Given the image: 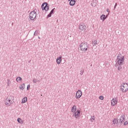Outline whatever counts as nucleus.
<instances>
[{"instance_id": "obj_19", "label": "nucleus", "mask_w": 128, "mask_h": 128, "mask_svg": "<svg viewBox=\"0 0 128 128\" xmlns=\"http://www.w3.org/2000/svg\"><path fill=\"white\" fill-rule=\"evenodd\" d=\"M100 20H102V21L104 22V20H105L106 19V15L102 14L100 16Z\"/></svg>"}, {"instance_id": "obj_29", "label": "nucleus", "mask_w": 128, "mask_h": 128, "mask_svg": "<svg viewBox=\"0 0 128 128\" xmlns=\"http://www.w3.org/2000/svg\"><path fill=\"white\" fill-rule=\"evenodd\" d=\"M52 13L50 12V14L47 16L48 18H50L52 16Z\"/></svg>"}, {"instance_id": "obj_2", "label": "nucleus", "mask_w": 128, "mask_h": 128, "mask_svg": "<svg viewBox=\"0 0 128 128\" xmlns=\"http://www.w3.org/2000/svg\"><path fill=\"white\" fill-rule=\"evenodd\" d=\"M118 64L119 66L124 64V56H122L121 54H118L117 56Z\"/></svg>"}, {"instance_id": "obj_21", "label": "nucleus", "mask_w": 128, "mask_h": 128, "mask_svg": "<svg viewBox=\"0 0 128 128\" xmlns=\"http://www.w3.org/2000/svg\"><path fill=\"white\" fill-rule=\"evenodd\" d=\"M17 120L18 122H19V124H24V121L22 120V118H18Z\"/></svg>"}, {"instance_id": "obj_36", "label": "nucleus", "mask_w": 128, "mask_h": 128, "mask_svg": "<svg viewBox=\"0 0 128 128\" xmlns=\"http://www.w3.org/2000/svg\"><path fill=\"white\" fill-rule=\"evenodd\" d=\"M118 66V64H116V63L114 64V66H116V67Z\"/></svg>"}, {"instance_id": "obj_34", "label": "nucleus", "mask_w": 128, "mask_h": 128, "mask_svg": "<svg viewBox=\"0 0 128 128\" xmlns=\"http://www.w3.org/2000/svg\"><path fill=\"white\" fill-rule=\"evenodd\" d=\"M106 12H110V10H108V8H107Z\"/></svg>"}, {"instance_id": "obj_4", "label": "nucleus", "mask_w": 128, "mask_h": 128, "mask_svg": "<svg viewBox=\"0 0 128 128\" xmlns=\"http://www.w3.org/2000/svg\"><path fill=\"white\" fill-rule=\"evenodd\" d=\"M42 10H45L46 12H48V10H50V6L47 2H44L42 5Z\"/></svg>"}, {"instance_id": "obj_20", "label": "nucleus", "mask_w": 128, "mask_h": 128, "mask_svg": "<svg viewBox=\"0 0 128 128\" xmlns=\"http://www.w3.org/2000/svg\"><path fill=\"white\" fill-rule=\"evenodd\" d=\"M96 0H94L93 1H92V3H91L92 6H96Z\"/></svg>"}, {"instance_id": "obj_31", "label": "nucleus", "mask_w": 128, "mask_h": 128, "mask_svg": "<svg viewBox=\"0 0 128 128\" xmlns=\"http://www.w3.org/2000/svg\"><path fill=\"white\" fill-rule=\"evenodd\" d=\"M116 6H118V3H116L114 6V10H116Z\"/></svg>"}, {"instance_id": "obj_25", "label": "nucleus", "mask_w": 128, "mask_h": 128, "mask_svg": "<svg viewBox=\"0 0 128 128\" xmlns=\"http://www.w3.org/2000/svg\"><path fill=\"white\" fill-rule=\"evenodd\" d=\"M22 78L21 77H18L16 79V80L18 82H20V80H22Z\"/></svg>"}, {"instance_id": "obj_12", "label": "nucleus", "mask_w": 128, "mask_h": 128, "mask_svg": "<svg viewBox=\"0 0 128 128\" xmlns=\"http://www.w3.org/2000/svg\"><path fill=\"white\" fill-rule=\"evenodd\" d=\"M7 100L11 101L12 102V100H14V96H8L6 98Z\"/></svg>"}, {"instance_id": "obj_26", "label": "nucleus", "mask_w": 128, "mask_h": 128, "mask_svg": "<svg viewBox=\"0 0 128 128\" xmlns=\"http://www.w3.org/2000/svg\"><path fill=\"white\" fill-rule=\"evenodd\" d=\"M122 69V66H120V65L118 66V70H120Z\"/></svg>"}, {"instance_id": "obj_6", "label": "nucleus", "mask_w": 128, "mask_h": 128, "mask_svg": "<svg viewBox=\"0 0 128 128\" xmlns=\"http://www.w3.org/2000/svg\"><path fill=\"white\" fill-rule=\"evenodd\" d=\"M79 30H81V32L82 31L86 32V25H84V24L81 23L79 25Z\"/></svg>"}, {"instance_id": "obj_24", "label": "nucleus", "mask_w": 128, "mask_h": 128, "mask_svg": "<svg viewBox=\"0 0 128 128\" xmlns=\"http://www.w3.org/2000/svg\"><path fill=\"white\" fill-rule=\"evenodd\" d=\"M84 69H82L80 70V76H82V74H84Z\"/></svg>"}, {"instance_id": "obj_22", "label": "nucleus", "mask_w": 128, "mask_h": 128, "mask_svg": "<svg viewBox=\"0 0 128 128\" xmlns=\"http://www.w3.org/2000/svg\"><path fill=\"white\" fill-rule=\"evenodd\" d=\"M20 88L22 90H24V84H21L20 86Z\"/></svg>"}, {"instance_id": "obj_8", "label": "nucleus", "mask_w": 128, "mask_h": 128, "mask_svg": "<svg viewBox=\"0 0 128 128\" xmlns=\"http://www.w3.org/2000/svg\"><path fill=\"white\" fill-rule=\"evenodd\" d=\"M118 104V99L116 98H113L111 101V104L114 106Z\"/></svg>"}, {"instance_id": "obj_9", "label": "nucleus", "mask_w": 128, "mask_h": 128, "mask_svg": "<svg viewBox=\"0 0 128 128\" xmlns=\"http://www.w3.org/2000/svg\"><path fill=\"white\" fill-rule=\"evenodd\" d=\"M126 120V116L124 114H122L120 116L119 120V122L122 124H124V120Z\"/></svg>"}, {"instance_id": "obj_5", "label": "nucleus", "mask_w": 128, "mask_h": 128, "mask_svg": "<svg viewBox=\"0 0 128 128\" xmlns=\"http://www.w3.org/2000/svg\"><path fill=\"white\" fill-rule=\"evenodd\" d=\"M121 86V90L122 92H126L128 90V84L127 83H124L123 85Z\"/></svg>"}, {"instance_id": "obj_32", "label": "nucleus", "mask_w": 128, "mask_h": 128, "mask_svg": "<svg viewBox=\"0 0 128 128\" xmlns=\"http://www.w3.org/2000/svg\"><path fill=\"white\" fill-rule=\"evenodd\" d=\"M99 98H100V100H104V97H103V96H100L99 97Z\"/></svg>"}, {"instance_id": "obj_41", "label": "nucleus", "mask_w": 128, "mask_h": 128, "mask_svg": "<svg viewBox=\"0 0 128 128\" xmlns=\"http://www.w3.org/2000/svg\"><path fill=\"white\" fill-rule=\"evenodd\" d=\"M68 0V2H70V0Z\"/></svg>"}, {"instance_id": "obj_11", "label": "nucleus", "mask_w": 128, "mask_h": 128, "mask_svg": "<svg viewBox=\"0 0 128 128\" xmlns=\"http://www.w3.org/2000/svg\"><path fill=\"white\" fill-rule=\"evenodd\" d=\"M5 102V104L6 106H10L12 104V102L10 101V100H8L7 98H6L4 100Z\"/></svg>"}, {"instance_id": "obj_30", "label": "nucleus", "mask_w": 128, "mask_h": 128, "mask_svg": "<svg viewBox=\"0 0 128 128\" xmlns=\"http://www.w3.org/2000/svg\"><path fill=\"white\" fill-rule=\"evenodd\" d=\"M30 85L28 84L27 86V90H30Z\"/></svg>"}, {"instance_id": "obj_28", "label": "nucleus", "mask_w": 128, "mask_h": 128, "mask_svg": "<svg viewBox=\"0 0 128 128\" xmlns=\"http://www.w3.org/2000/svg\"><path fill=\"white\" fill-rule=\"evenodd\" d=\"M38 30H36L34 32V36H38Z\"/></svg>"}, {"instance_id": "obj_3", "label": "nucleus", "mask_w": 128, "mask_h": 128, "mask_svg": "<svg viewBox=\"0 0 128 128\" xmlns=\"http://www.w3.org/2000/svg\"><path fill=\"white\" fill-rule=\"evenodd\" d=\"M36 12L34 10L31 12L29 14L30 20H34L36 19Z\"/></svg>"}, {"instance_id": "obj_10", "label": "nucleus", "mask_w": 128, "mask_h": 128, "mask_svg": "<svg viewBox=\"0 0 128 128\" xmlns=\"http://www.w3.org/2000/svg\"><path fill=\"white\" fill-rule=\"evenodd\" d=\"M73 114L74 116H75L76 118H78L80 115V110H77L76 112Z\"/></svg>"}, {"instance_id": "obj_14", "label": "nucleus", "mask_w": 128, "mask_h": 128, "mask_svg": "<svg viewBox=\"0 0 128 128\" xmlns=\"http://www.w3.org/2000/svg\"><path fill=\"white\" fill-rule=\"evenodd\" d=\"M62 62V57H58L56 58V63L58 64H60Z\"/></svg>"}, {"instance_id": "obj_13", "label": "nucleus", "mask_w": 128, "mask_h": 128, "mask_svg": "<svg viewBox=\"0 0 128 128\" xmlns=\"http://www.w3.org/2000/svg\"><path fill=\"white\" fill-rule=\"evenodd\" d=\"M76 4V1L74 0H70V5L71 6H74Z\"/></svg>"}, {"instance_id": "obj_27", "label": "nucleus", "mask_w": 128, "mask_h": 128, "mask_svg": "<svg viewBox=\"0 0 128 128\" xmlns=\"http://www.w3.org/2000/svg\"><path fill=\"white\" fill-rule=\"evenodd\" d=\"M54 10H56V8H54L53 9H52L50 12V14H53L54 12Z\"/></svg>"}, {"instance_id": "obj_39", "label": "nucleus", "mask_w": 128, "mask_h": 128, "mask_svg": "<svg viewBox=\"0 0 128 128\" xmlns=\"http://www.w3.org/2000/svg\"><path fill=\"white\" fill-rule=\"evenodd\" d=\"M32 62V60H30L28 62Z\"/></svg>"}, {"instance_id": "obj_33", "label": "nucleus", "mask_w": 128, "mask_h": 128, "mask_svg": "<svg viewBox=\"0 0 128 128\" xmlns=\"http://www.w3.org/2000/svg\"><path fill=\"white\" fill-rule=\"evenodd\" d=\"M124 126H126V124H128V121H126L124 124Z\"/></svg>"}, {"instance_id": "obj_16", "label": "nucleus", "mask_w": 128, "mask_h": 128, "mask_svg": "<svg viewBox=\"0 0 128 128\" xmlns=\"http://www.w3.org/2000/svg\"><path fill=\"white\" fill-rule=\"evenodd\" d=\"M92 44L93 46H96L98 44V40H94L92 41Z\"/></svg>"}, {"instance_id": "obj_17", "label": "nucleus", "mask_w": 128, "mask_h": 128, "mask_svg": "<svg viewBox=\"0 0 128 128\" xmlns=\"http://www.w3.org/2000/svg\"><path fill=\"white\" fill-rule=\"evenodd\" d=\"M28 102V98L26 97H24L22 99V104H24L26 102Z\"/></svg>"}, {"instance_id": "obj_38", "label": "nucleus", "mask_w": 128, "mask_h": 128, "mask_svg": "<svg viewBox=\"0 0 128 128\" xmlns=\"http://www.w3.org/2000/svg\"><path fill=\"white\" fill-rule=\"evenodd\" d=\"M108 15H106V16H105V18H108Z\"/></svg>"}, {"instance_id": "obj_15", "label": "nucleus", "mask_w": 128, "mask_h": 128, "mask_svg": "<svg viewBox=\"0 0 128 128\" xmlns=\"http://www.w3.org/2000/svg\"><path fill=\"white\" fill-rule=\"evenodd\" d=\"M72 112H76V106H74L72 108Z\"/></svg>"}, {"instance_id": "obj_35", "label": "nucleus", "mask_w": 128, "mask_h": 128, "mask_svg": "<svg viewBox=\"0 0 128 128\" xmlns=\"http://www.w3.org/2000/svg\"><path fill=\"white\" fill-rule=\"evenodd\" d=\"M90 120H94V118H92V116H91Z\"/></svg>"}, {"instance_id": "obj_7", "label": "nucleus", "mask_w": 128, "mask_h": 128, "mask_svg": "<svg viewBox=\"0 0 128 128\" xmlns=\"http://www.w3.org/2000/svg\"><path fill=\"white\" fill-rule=\"evenodd\" d=\"M82 96V92L80 90H78L76 93V98L77 99L80 98Z\"/></svg>"}, {"instance_id": "obj_37", "label": "nucleus", "mask_w": 128, "mask_h": 128, "mask_svg": "<svg viewBox=\"0 0 128 128\" xmlns=\"http://www.w3.org/2000/svg\"><path fill=\"white\" fill-rule=\"evenodd\" d=\"M8 84H10V80H8Z\"/></svg>"}, {"instance_id": "obj_1", "label": "nucleus", "mask_w": 128, "mask_h": 128, "mask_svg": "<svg viewBox=\"0 0 128 128\" xmlns=\"http://www.w3.org/2000/svg\"><path fill=\"white\" fill-rule=\"evenodd\" d=\"M89 47L90 46H88V42H81L80 44V50H82V52H87Z\"/></svg>"}, {"instance_id": "obj_40", "label": "nucleus", "mask_w": 128, "mask_h": 128, "mask_svg": "<svg viewBox=\"0 0 128 128\" xmlns=\"http://www.w3.org/2000/svg\"><path fill=\"white\" fill-rule=\"evenodd\" d=\"M74 0V2H76V0Z\"/></svg>"}, {"instance_id": "obj_18", "label": "nucleus", "mask_w": 128, "mask_h": 128, "mask_svg": "<svg viewBox=\"0 0 128 128\" xmlns=\"http://www.w3.org/2000/svg\"><path fill=\"white\" fill-rule=\"evenodd\" d=\"M112 122H113L114 124H118V120L116 118H114L112 120Z\"/></svg>"}, {"instance_id": "obj_23", "label": "nucleus", "mask_w": 128, "mask_h": 128, "mask_svg": "<svg viewBox=\"0 0 128 128\" xmlns=\"http://www.w3.org/2000/svg\"><path fill=\"white\" fill-rule=\"evenodd\" d=\"M32 82H33L34 84H36V82H40V80L36 78L33 79Z\"/></svg>"}]
</instances>
